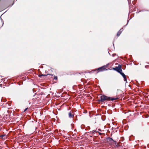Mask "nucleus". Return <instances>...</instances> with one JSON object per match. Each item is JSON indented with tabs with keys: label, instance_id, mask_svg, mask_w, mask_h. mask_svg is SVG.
<instances>
[{
	"label": "nucleus",
	"instance_id": "1",
	"mask_svg": "<svg viewBox=\"0 0 149 149\" xmlns=\"http://www.w3.org/2000/svg\"><path fill=\"white\" fill-rule=\"evenodd\" d=\"M117 99V98H111L104 95H101L100 96V99L98 100V101L100 102H103L105 100H111L113 101Z\"/></svg>",
	"mask_w": 149,
	"mask_h": 149
},
{
	"label": "nucleus",
	"instance_id": "2",
	"mask_svg": "<svg viewBox=\"0 0 149 149\" xmlns=\"http://www.w3.org/2000/svg\"><path fill=\"white\" fill-rule=\"evenodd\" d=\"M113 70L117 71L120 74L122 72L121 66L119 67L118 66L117 67H116L115 68H113Z\"/></svg>",
	"mask_w": 149,
	"mask_h": 149
},
{
	"label": "nucleus",
	"instance_id": "3",
	"mask_svg": "<svg viewBox=\"0 0 149 149\" xmlns=\"http://www.w3.org/2000/svg\"><path fill=\"white\" fill-rule=\"evenodd\" d=\"M120 74L123 77L124 79V81H126V83H127V78L125 74L123 72H122L120 73Z\"/></svg>",
	"mask_w": 149,
	"mask_h": 149
},
{
	"label": "nucleus",
	"instance_id": "4",
	"mask_svg": "<svg viewBox=\"0 0 149 149\" xmlns=\"http://www.w3.org/2000/svg\"><path fill=\"white\" fill-rule=\"evenodd\" d=\"M105 70H107V69L104 68V66H102L101 67L97 69V70L99 72L103 71Z\"/></svg>",
	"mask_w": 149,
	"mask_h": 149
},
{
	"label": "nucleus",
	"instance_id": "5",
	"mask_svg": "<svg viewBox=\"0 0 149 149\" xmlns=\"http://www.w3.org/2000/svg\"><path fill=\"white\" fill-rule=\"evenodd\" d=\"M122 30V29H121L117 33V36H119L120 34H121L122 31L123 30Z\"/></svg>",
	"mask_w": 149,
	"mask_h": 149
},
{
	"label": "nucleus",
	"instance_id": "6",
	"mask_svg": "<svg viewBox=\"0 0 149 149\" xmlns=\"http://www.w3.org/2000/svg\"><path fill=\"white\" fill-rule=\"evenodd\" d=\"M0 138L3 139H5L6 138V137L5 135H3L0 136Z\"/></svg>",
	"mask_w": 149,
	"mask_h": 149
},
{
	"label": "nucleus",
	"instance_id": "7",
	"mask_svg": "<svg viewBox=\"0 0 149 149\" xmlns=\"http://www.w3.org/2000/svg\"><path fill=\"white\" fill-rule=\"evenodd\" d=\"M69 115V116L70 118H71L73 117V116H74L73 115H72L71 113V112H70L68 114Z\"/></svg>",
	"mask_w": 149,
	"mask_h": 149
},
{
	"label": "nucleus",
	"instance_id": "8",
	"mask_svg": "<svg viewBox=\"0 0 149 149\" xmlns=\"http://www.w3.org/2000/svg\"><path fill=\"white\" fill-rule=\"evenodd\" d=\"M54 80H57V76H54Z\"/></svg>",
	"mask_w": 149,
	"mask_h": 149
},
{
	"label": "nucleus",
	"instance_id": "9",
	"mask_svg": "<svg viewBox=\"0 0 149 149\" xmlns=\"http://www.w3.org/2000/svg\"><path fill=\"white\" fill-rule=\"evenodd\" d=\"M109 141H114L113 139L112 138H109Z\"/></svg>",
	"mask_w": 149,
	"mask_h": 149
},
{
	"label": "nucleus",
	"instance_id": "10",
	"mask_svg": "<svg viewBox=\"0 0 149 149\" xmlns=\"http://www.w3.org/2000/svg\"><path fill=\"white\" fill-rule=\"evenodd\" d=\"M117 92H119V93H120V92H121V90H117Z\"/></svg>",
	"mask_w": 149,
	"mask_h": 149
},
{
	"label": "nucleus",
	"instance_id": "11",
	"mask_svg": "<svg viewBox=\"0 0 149 149\" xmlns=\"http://www.w3.org/2000/svg\"><path fill=\"white\" fill-rule=\"evenodd\" d=\"M148 65H146L145 66V67L146 68H148Z\"/></svg>",
	"mask_w": 149,
	"mask_h": 149
},
{
	"label": "nucleus",
	"instance_id": "12",
	"mask_svg": "<svg viewBox=\"0 0 149 149\" xmlns=\"http://www.w3.org/2000/svg\"><path fill=\"white\" fill-rule=\"evenodd\" d=\"M27 109H28L27 108H26V109H25V110H24V111H25L27 110Z\"/></svg>",
	"mask_w": 149,
	"mask_h": 149
},
{
	"label": "nucleus",
	"instance_id": "13",
	"mask_svg": "<svg viewBox=\"0 0 149 149\" xmlns=\"http://www.w3.org/2000/svg\"><path fill=\"white\" fill-rule=\"evenodd\" d=\"M148 115H147V116H145V118H148Z\"/></svg>",
	"mask_w": 149,
	"mask_h": 149
},
{
	"label": "nucleus",
	"instance_id": "14",
	"mask_svg": "<svg viewBox=\"0 0 149 149\" xmlns=\"http://www.w3.org/2000/svg\"><path fill=\"white\" fill-rule=\"evenodd\" d=\"M92 132H96V131L95 130H94L93 131H92Z\"/></svg>",
	"mask_w": 149,
	"mask_h": 149
},
{
	"label": "nucleus",
	"instance_id": "15",
	"mask_svg": "<svg viewBox=\"0 0 149 149\" xmlns=\"http://www.w3.org/2000/svg\"><path fill=\"white\" fill-rule=\"evenodd\" d=\"M98 133H99V134L100 135H101V133H100V132H98Z\"/></svg>",
	"mask_w": 149,
	"mask_h": 149
},
{
	"label": "nucleus",
	"instance_id": "16",
	"mask_svg": "<svg viewBox=\"0 0 149 149\" xmlns=\"http://www.w3.org/2000/svg\"><path fill=\"white\" fill-rule=\"evenodd\" d=\"M128 0V2H129V1H130V0Z\"/></svg>",
	"mask_w": 149,
	"mask_h": 149
}]
</instances>
